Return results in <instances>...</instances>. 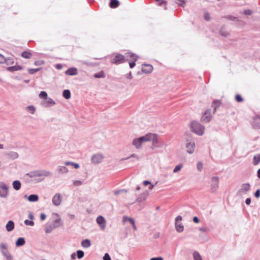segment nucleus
Listing matches in <instances>:
<instances>
[{"label":"nucleus","mask_w":260,"mask_h":260,"mask_svg":"<svg viewBox=\"0 0 260 260\" xmlns=\"http://www.w3.org/2000/svg\"><path fill=\"white\" fill-rule=\"evenodd\" d=\"M153 135H145V136L140 137L139 138H135L133 140L132 144L137 149H140L142 147V144L147 142H150V140Z\"/></svg>","instance_id":"f257e3e1"},{"label":"nucleus","mask_w":260,"mask_h":260,"mask_svg":"<svg viewBox=\"0 0 260 260\" xmlns=\"http://www.w3.org/2000/svg\"><path fill=\"white\" fill-rule=\"evenodd\" d=\"M51 175V173L46 170H36L31 172L30 176L31 177H40L39 181L43 180L45 177H49Z\"/></svg>","instance_id":"f03ea898"},{"label":"nucleus","mask_w":260,"mask_h":260,"mask_svg":"<svg viewBox=\"0 0 260 260\" xmlns=\"http://www.w3.org/2000/svg\"><path fill=\"white\" fill-rule=\"evenodd\" d=\"M192 132L199 136H202L204 133V126L198 122L192 121L190 124Z\"/></svg>","instance_id":"7ed1b4c3"},{"label":"nucleus","mask_w":260,"mask_h":260,"mask_svg":"<svg viewBox=\"0 0 260 260\" xmlns=\"http://www.w3.org/2000/svg\"><path fill=\"white\" fill-rule=\"evenodd\" d=\"M9 186L3 181H0V197L6 198L9 194Z\"/></svg>","instance_id":"20e7f679"},{"label":"nucleus","mask_w":260,"mask_h":260,"mask_svg":"<svg viewBox=\"0 0 260 260\" xmlns=\"http://www.w3.org/2000/svg\"><path fill=\"white\" fill-rule=\"evenodd\" d=\"M182 218L181 216H178L175 218V229L179 233L182 232L184 230V226L181 222Z\"/></svg>","instance_id":"39448f33"},{"label":"nucleus","mask_w":260,"mask_h":260,"mask_svg":"<svg viewBox=\"0 0 260 260\" xmlns=\"http://www.w3.org/2000/svg\"><path fill=\"white\" fill-rule=\"evenodd\" d=\"M112 63L114 64H120L125 62L124 56L120 54H115L112 59Z\"/></svg>","instance_id":"423d86ee"},{"label":"nucleus","mask_w":260,"mask_h":260,"mask_svg":"<svg viewBox=\"0 0 260 260\" xmlns=\"http://www.w3.org/2000/svg\"><path fill=\"white\" fill-rule=\"evenodd\" d=\"M186 147L187 152L189 154H192L194 152L195 148V143L194 141L192 139L187 140Z\"/></svg>","instance_id":"0eeeda50"},{"label":"nucleus","mask_w":260,"mask_h":260,"mask_svg":"<svg viewBox=\"0 0 260 260\" xmlns=\"http://www.w3.org/2000/svg\"><path fill=\"white\" fill-rule=\"evenodd\" d=\"M219 178L217 176H213L211 178V190L212 192L216 191L218 188Z\"/></svg>","instance_id":"6e6552de"},{"label":"nucleus","mask_w":260,"mask_h":260,"mask_svg":"<svg viewBox=\"0 0 260 260\" xmlns=\"http://www.w3.org/2000/svg\"><path fill=\"white\" fill-rule=\"evenodd\" d=\"M104 158V156L100 153L93 155L91 158L92 163L96 164L102 162Z\"/></svg>","instance_id":"1a4fd4ad"},{"label":"nucleus","mask_w":260,"mask_h":260,"mask_svg":"<svg viewBox=\"0 0 260 260\" xmlns=\"http://www.w3.org/2000/svg\"><path fill=\"white\" fill-rule=\"evenodd\" d=\"M55 172L58 175H66L68 173L69 169L66 166H58L55 170Z\"/></svg>","instance_id":"9d476101"},{"label":"nucleus","mask_w":260,"mask_h":260,"mask_svg":"<svg viewBox=\"0 0 260 260\" xmlns=\"http://www.w3.org/2000/svg\"><path fill=\"white\" fill-rule=\"evenodd\" d=\"M212 119L211 110L207 109L204 113V115L202 117L201 120L205 122H209Z\"/></svg>","instance_id":"9b49d317"},{"label":"nucleus","mask_w":260,"mask_h":260,"mask_svg":"<svg viewBox=\"0 0 260 260\" xmlns=\"http://www.w3.org/2000/svg\"><path fill=\"white\" fill-rule=\"evenodd\" d=\"M97 223L100 226V228L104 230L106 228V221L105 218L102 216H99L96 219Z\"/></svg>","instance_id":"f8f14e48"},{"label":"nucleus","mask_w":260,"mask_h":260,"mask_svg":"<svg viewBox=\"0 0 260 260\" xmlns=\"http://www.w3.org/2000/svg\"><path fill=\"white\" fill-rule=\"evenodd\" d=\"M250 185L248 183H243L241 185V188L238 191V194H242L250 190Z\"/></svg>","instance_id":"ddd939ff"},{"label":"nucleus","mask_w":260,"mask_h":260,"mask_svg":"<svg viewBox=\"0 0 260 260\" xmlns=\"http://www.w3.org/2000/svg\"><path fill=\"white\" fill-rule=\"evenodd\" d=\"M142 72L145 74H149L152 72L153 68L149 64H143L142 65Z\"/></svg>","instance_id":"4468645a"},{"label":"nucleus","mask_w":260,"mask_h":260,"mask_svg":"<svg viewBox=\"0 0 260 260\" xmlns=\"http://www.w3.org/2000/svg\"><path fill=\"white\" fill-rule=\"evenodd\" d=\"M124 59L125 61L128 60H133L135 59V61H137L138 58V56L136 54L132 53V52H126L125 53L124 55Z\"/></svg>","instance_id":"2eb2a0df"},{"label":"nucleus","mask_w":260,"mask_h":260,"mask_svg":"<svg viewBox=\"0 0 260 260\" xmlns=\"http://www.w3.org/2000/svg\"><path fill=\"white\" fill-rule=\"evenodd\" d=\"M52 203L55 206H59L61 203V197L60 194L56 193L52 198Z\"/></svg>","instance_id":"dca6fc26"},{"label":"nucleus","mask_w":260,"mask_h":260,"mask_svg":"<svg viewBox=\"0 0 260 260\" xmlns=\"http://www.w3.org/2000/svg\"><path fill=\"white\" fill-rule=\"evenodd\" d=\"M55 104H56L55 102L53 99H52L50 98L47 97L45 99V101L44 102L43 105L45 107H48L53 106Z\"/></svg>","instance_id":"f3484780"},{"label":"nucleus","mask_w":260,"mask_h":260,"mask_svg":"<svg viewBox=\"0 0 260 260\" xmlns=\"http://www.w3.org/2000/svg\"><path fill=\"white\" fill-rule=\"evenodd\" d=\"M65 74L70 76L76 75L78 74V70L76 68H70L65 72Z\"/></svg>","instance_id":"a211bd4d"},{"label":"nucleus","mask_w":260,"mask_h":260,"mask_svg":"<svg viewBox=\"0 0 260 260\" xmlns=\"http://www.w3.org/2000/svg\"><path fill=\"white\" fill-rule=\"evenodd\" d=\"M57 228V225H53L51 223H47L45 227V232L46 233H50L52 230Z\"/></svg>","instance_id":"6ab92c4d"},{"label":"nucleus","mask_w":260,"mask_h":260,"mask_svg":"<svg viewBox=\"0 0 260 260\" xmlns=\"http://www.w3.org/2000/svg\"><path fill=\"white\" fill-rule=\"evenodd\" d=\"M147 135H153L152 137H151V139L150 140V141H152V145L153 147H157V143H158L157 135L152 133H148Z\"/></svg>","instance_id":"aec40b11"},{"label":"nucleus","mask_w":260,"mask_h":260,"mask_svg":"<svg viewBox=\"0 0 260 260\" xmlns=\"http://www.w3.org/2000/svg\"><path fill=\"white\" fill-rule=\"evenodd\" d=\"M0 250L3 255L8 253L7 245L4 243H0Z\"/></svg>","instance_id":"412c9836"},{"label":"nucleus","mask_w":260,"mask_h":260,"mask_svg":"<svg viewBox=\"0 0 260 260\" xmlns=\"http://www.w3.org/2000/svg\"><path fill=\"white\" fill-rule=\"evenodd\" d=\"M14 222L12 220H9L6 225V230L8 232H11L14 229Z\"/></svg>","instance_id":"4be33fe9"},{"label":"nucleus","mask_w":260,"mask_h":260,"mask_svg":"<svg viewBox=\"0 0 260 260\" xmlns=\"http://www.w3.org/2000/svg\"><path fill=\"white\" fill-rule=\"evenodd\" d=\"M24 198H27V199L29 201V202H37L39 200V197L38 195L37 194H30V196H29L28 197H27L26 195H25L24 196Z\"/></svg>","instance_id":"5701e85b"},{"label":"nucleus","mask_w":260,"mask_h":260,"mask_svg":"<svg viewBox=\"0 0 260 260\" xmlns=\"http://www.w3.org/2000/svg\"><path fill=\"white\" fill-rule=\"evenodd\" d=\"M12 186L14 189L18 190L21 188V183L19 180H15L12 183Z\"/></svg>","instance_id":"b1692460"},{"label":"nucleus","mask_w":260,"mask_h":260,"mask_svg":"<svg viewBox=\"0 0 260 260\" xmlns=\"http://www.w3.org/2000/svg\"><path fill=\"white\" fill-rule=\"evenodd\" d=\"M148 193L147 192H144L142 194H141L137 199L136 201L138 202H142L143 201H144L146 200L147 196Z\"/></svg>","instance_id":"393cba45"},{"label":"nucleus","mask_w":260,"mask_h":260,"mask_svg":"<svg viewBox=\"0 0 260 260\" xmlns=\"http://www.w3.org/2000/svg\"><path fill=\"white\" fill-rule=\"evenodd\" d=\"M221 103L219 100L214 101L212 104V107L214 109L213 113H215L217 108L220 106Z\"/></svg>","instance_id":"a878e982"},{"label":"nucleus","mask_w":260,"mask_h":260,"mask_svg":"<svg viewBox=\"0 0 260 260\" xmlns=\"http://www.w3.org/2000/svg\"><path fill=\"white\" fill-rule=\"evenodd\" d=\"M126 220H128L132 224V225H133V229H134V230H137V228H136V226L135 225V221H134V220L133 218L128 217H125V216L124 217H123V221H125Z\"/></svg>","instance_id":"bb28decb"},{"label":"nucleus","mask_w":260,"mask_h":260,"mask_svg":"<svg viewBox=\"0 0 260 260\" xmlns=\"http://www.w3.org/2000/svg\"><path fill=\"white\" fill-rule=\"evenodd\" d=\"M22 69V68L20 66H14L12 67H9L8 68L7 70L10 72H14L16 71H20Z\"/></svg>","instance_id":"cd10ccee"},{"label":"nucleus","mask_w":260,"mask_h":260,"mask_svg":"<svg viewBox=\"0 0 260 260\" xmlns=\"http://www.w3.org/2000/svg\"><path fill=\"white\" fill-rule=\"evenodd\" d=\"M81 245L84 248H88L91 246V242L89 239L83 240L81 242Z\"/></svg>","instance_id":"c85d7f7f"},{"label":"nucleus","mask_w":260,"mask_h":260,"mask_svg":"<svg viewBox=\"0 0 260 260\" xmlns=\"http://www.w3.org/2000/svg\"><path fill=\"white\" fill-rule=\"evenodd\" d=\"M7 155L12 159H15L18 157V154L15 151H10Z\"/></svg>","instance_id":"c756f323"},{"label":"nucleus","mask_w":260,"mask_h":260,"mask_svg":"<svg viewBox=\"0 0 260 260\" xmlns=\"http://www.w3.org/2000/svg\"><path fill=\"white\" fill-rule=\"evenodd\" d=\"M25 244V240H24V238H22V237H20L19 238L16 242V246H22L24 244Z\"/></svg>","instance_id":"7c9ffc66"},{"label":"nucleus","mask_w":260,"mask_h":260,"mask_svg":"<svg viewBox=\"0 0 260 260\" xmlns=\"http://www.w3.org/2000/svg\"><path fill=\"white\" fill-rule=\"evenodd\" d=\"M119 5V2L118 0H110V7L111 8H116Z\"/></svg>","instance_id":"2f4dec72"},{"label":"nucleus","mask_w":260,"mask_h":260,"mask_svg":"<svg viewBox=\"0 0 260 260\" xmlns=\"http://www.w3.org/2000/svg\"><path fill=\"white\" fill-rule=\"evenodd\" d=\"M193 260H203L200 254L197 251H194L193 253Z\"/></svg>","instance_id":"473e14b6"},{"label":"nucleus","mask_w":260,"mask_h":260,"mask_svg":"<svg viewBox=\"0 0 260 260\" xmlns=\"http://www.w3.org/2000/svg\"><path fill=\"white\" fill-rule=\"evenodd\" d=\"M31 56V53L29 51H24L21 53V56L24 58L29 59Z\"/></svg>","instance_id":"72a5a7b5"},{"label":"nucleus","mask_w":260,"mask_h":260,"mask_svg":"<svg viewBox=\"0 0 260 260\" xmlns=\"http://www.w3.org/2000/svg\"><path fill=\"white\" fill-rule=\"evenodd\" d=\"M62 95L66 99H69L71 98L70 91L68 89L64 90L63 91Z\"/></svg>","instance_id":"f704fd0d"},{"label":"nucleus","mask_w":260,"mask_h":260,"mask_svg":"<svg viewBox=\"0 0 260 260\" xmlns=\"http://www.w3.org/2000/svg\"><path fill=\"white\" fill-rule=\"evenodd\" d=\"M26 110L31 114H34L36 111V108L34 106L30 105L27 106Z\"/></svg>","instance_id":"c9c22d12"},{"label":"nucleus","mask_w":260,"mask_h":260,"mask_svg":"<svg viewBox=\"0 0 260 260\" xmlns=\"http://www.w3.org/2000/svg\"><path fill=\"white\" fill-rule=\"evenodd\" d=\"M259 162H260V154L254 156L253 160V165H256Z\"/></svg>","instance_id":"e433bc0d"},{"label":"nucleus","mask_w":260,"mask_h":260,"mask_svg":"<svg viewBox=\"0 0 260 260\" xmlns=\"http://www.w3.org/2000/svg\"><path fill=\"white\" fill-rule=\"evenodd\" d=\"M182 167H183V165L182 164H180L177 165L173 170V173H176L178 172L179 171H180L181 170V169L182 168Z\"/></svg>","instance_id":"4c0bfd02"},{"label":"nucleus","mask_w":260,"mask_h":260,"mask_svg":"<svg viewBox=\"0 0 260 260\" xmlns=\"http://www.w3.org/2000/svg\"><path fill=\"white\" fill-rule=\"evenodd\" d=\"M84 255V253L82 250H79L77 251V256L79 259L82 258Z\"/></svg>","instance_id":"58836bf2"},{"label":"nucleus","mask_w":260,"mask_h":260,"mask_svg":"<svg viewBox=\"0 0 260 260\" xmlns=\"http://www.w3.org/2000/svg\"><path fill=\"white\" fill-rule=\"evenodd\" d=\"M40 98L46 99L47 98V93L46 91H42L39 95Z\"/></svg>","instance_id":"ea45409f"},{"label":"nucleus","mask_w":260,"mask_h":260,"mask_svg":"<svg viewBox=\"0 0 260 260\" xmlns=\"http://www.w3.org/2000/svg\"><path fill=\"white\" fill-rule=\"evenodd\" d=\"M41 70V68H37V69H29L28 70V72L29 74H33L36 72H37L38 71H39V70Z\"/></svg>","instance_id":"a19ab883"},{"label":"nucleus","mask_w":260,"mask_h":260,"mask_svg":"<svg viewBox=\"0 0 260 260\" xmlns=\"http://www.w3.org/2000/svg\"><path fill=\"white\" fill-rule=\"evenodd\" d=\"M254 122L257 125L258 127L260 126V117L256 116L254 119Z\"/></svg>","instance_id":"79ce46f5"},{"label":"nucleus","mask_w":260,"mask_h":260,"mask_svg":"<svg viewBox=\"0 0 260 260\" xmlns=\"http://www.w3.org/2000/svg\"><path fill=\"white\" fill-rule=\"evenodd\" d=\"M220 34L224 37H226L228 35V32L224 30V27H222L220 30Z\"/></svg>","instance_id":"37998d69"},{"label":"nucleus","mask_w":260,"mask_h":260,"mask_svg":"<svg viewBox=\"0 0 260 260\" xmlns=\"http://www.w3.org/2000/svg\"><path fill=\"white\" fill-rule=\"evenodd\" d=\"M24 222L25 224L27 225L33 226L34 225V222L32 220L26 219L24 220Z\"/></svg>","instance_id":"c03bdc74"},{"label":"nucleus","mask_w":260,"mask_h":260,"mask_svg":"<svg viewBox=\"0 0 260 260\" xmlns=\"http://www.w3.org/2000/svg\"><path fill=\"white\" fill-rule=\"evenodd\" d=\"M127 191L125 189H119V190H116L114 191V194L115 195H118L119 194L122 193V192H126Z\"/></svg>","instance_id":"a18cd8bd"},{"label":"nucleus","mask_w":260,"mask_h":260,"mask_svg":"<svg viewBox=\"0 0 260 260\" xmlns=\"http://www.w3.org/2000/svg\"><path fill=\"white\" fill-rule=\"evenodd\" d=\"M197 168L198 171H201L203 168V163L202 162H198L197 165Z\"/></svg>","instance_id":"49530a36"},{"label":"nucleus","mask_w":260,"mask_h":260,"mask_svg":"<svg viewBox=\"0 0 260 260\" xmlns=\"http://www.w3.org/2000/svg\"><path fill=\"white\" fill-rule=\"evenodd\" d=\"M73 184L75 186H79L83 184V182L81 180H74Z\"/></svg>","instance_id":"de8ad7c7"},{"label":"nucleus","mask_w":260,"mask_h":260,"mask_svg":"<svg viewBox=\"0 0 260 260\" xmlns=\"http://www.w3.org/2000/svg\"><path fill=\"white\" fill-rule=\"evenodd\" d=\"M178 2V4L182 7H184L186 4V0H177Z\"/></svg>","instance_id":"09e8293b"},{"label":"nucleus","mask_w":260,"mask_h":260,"mask_svg":"<svg viewBox=\"0 0 260 260\" xmlns=\"http://www.w3.org/2000/svg\"><path fill=\"white\" fill-rule=\"evenodd\" d=\"M60 219L58 218V219H56L54 220L53 221V223L52 224H53V225H57V227H58L60 225Z\"/></svg>","instance_id":"8fccbe9b"},{"label":"nucleus","mask_w":260,"mask_h":260,"mask_svg":"<svg viewBox=\"0 0 260 260\" xmlns=\"http://www.w3.org/2000/svg\"><path fill=\"white\" fill-rule=\"evenodd\" d=\"M235 99L237 102H241L243 101V98L242 96L239 94H237L235 96Z\"/></svg>","instance_id":"3c124183"},{"label":"nucleus","mask_w":260,"mask_h":260,"mask_svg":"<svg viewBox=\"0 0 260 260\" xmlns=\"http://www.w3.org/2000/svg\"><path fill=\"white\" fill-rule=\"evenodd\" d=\"M204 17L206 21H209L210 20V16L209 13L208 12L205 13Z\"/></svg>","instance_id":"603ef678"},{"label":"nucleus","mask_w":260,"mask_h":260,"mask_svg":"<svg viewBox=\"0 0 260 260\" xmlns=\"http://www.w3.org/2000/svg\"><path fill=\"white\" fill-rule=\"evenodd\" d=\"M3 256L6 258L7 260L13 259L12 256L11 254H10L9 253L6 254V255H4Z\"/></svg>","instance_id":"864d4df0"},{"label":"nucleus","mask_w":260,"mask_h":260,"mask_svg":"<svg viewBox=\"0 0 260 260\" xmlns=\"http://www.w3.org/2000/svg\"><path fill=\"white\" fill-rule=\"evenodd\" d=\"M5 63H7V64H11L14 63V61L10 58H6V60Z\"/></svg>","instance_id":"5fc2aeb1"},{"label":"nucleus","mask_w":260,"mask_h":260,"mask_svg":"<svg viewBox=\"0 0 260 260\" xmlns=\"http://www.w3.org/2000/svg\"><path fill=\"white\" fill-rule=\"evenodd\" d=\"M6 58H5L3 55L0 54V63H4L6 62Z\"/></svg>","instance_id":"6e6d98bb"},{"label":"nucleus","mask_w":260,"mask_h":260,"mask_svg":"<svg viewBox=\"0 0 260 260\" xmlns=\"http://www.w3.org/2000/svg\"><path fill=\"white\" fill-rule=\"evenodd\" d=\"M104 260H111L109 254L107 253H105L103 256Z\"/></svg>","instance_id":"4d7b16f0"},{"label":"nucleus","mask_w":260,"mask_h":260,"mask_svg":"<svg viewBox=\"0 0 260 260\" xmlns=\"http://www.w3.org/2000/svg\"><path fill=\"white\" fill-rule=\"evenodd\" d=\"M136 61H135V59H133V60H132V62H129V65L130 68L132 69L135 66Z\"/></svg>","instance_id":"13d9d810"},{"label":"nucleus","mask_w":260,"mask_h":260,"mask_svg":"<svg viewBox=\"0 0 260 260\" xmlns=\"http://www.w3.org/2000/svg\"><path fill=\"white\" fill-rule=\"evenodd\" d=\"M44 63V61L43 60H37L35 62L34 64L36 66H39Z\"/></svg>","instance_id":"bf43d9fd"},{"label":"nucleus","mask_w":260,"mask_h":260,"mask_svg":"<svg viewBox=\"0 0 260 260\" xmlns=\"http://www.w3.org/2000/svg\"><path fill=\"white\" fill-rule=\"evenodd\" d=\"M254 196L256 198H258L260 197V189H258L256 190L254 193Z\"/></svg>","instance_id":"052dcab7"},{"label":"nucleus","mask_w":260,"mask_h":260,"mask_svg":"<svg viewBox=\"0 0 260 260\" xmlns=\"http://www.w3.org/2000/svg\"><path fill=\"white\" fill-rule=\"evenodd\" d=\"M243 13L245 15H250L251 14V11L250 10H245L244 11Z\"/></svg>","instance_id":"680f3d73"},{"label":"nucleus","mask_w":260,"mask_h":260,"mask_svg":"<svg viewBox=\"0 0 260 260\" xmlns=\"http://www.w3.org/2000/svg\"><path fill=\"white\" fill-rule=\"evenodd\" d=\"M74 162H72V161H66L64 162V165L66 166H73V165H74Z\"/></svg>","instance_id":"e2e57ef3"},{"label":"nucleus","mask_w":260,"mask_h":260,"mask_svg":"<svg viewBox=\"0 0 260 260\" xmlns=\"http://www.w3.org/2000/svg\"><path fill=\"white\" fill-rule=\"evenodd\" d=\"M94 77L97 78H103L104 77L103 73L95 74Z\"/></svg>","instance_id":"0e129e2a"},{"label":"nucleus","mask_w":260,"mask_h":260,"mask_svg":"<svg viewBox=\"0 0 260 260\" xmlns=\"http://www.w3.org/2000/svg\"><path fill=\"white\" fill-rule=\"evenodd\" d=\"M155 1L157 2H159V6H162L163 5L166 4V2L162 0H155Z\"/></svg>","instance_id":"69168bd1"},{"label":"nucleus","mask_w":260,"mask_h":260,"mask_svg":"<svg viewBox=\"0 0 260 260\" xmlns=\"http://www.w3.org/2000/svg\"><path fill=\"white\" fill-rule=\"evenodd\" d=\"M46 216L44 213H41L40 215V219L41 220H44L46 219Z\"/></svg>","instance_id":"338daca9"},{"label":"nucleus","mask_w":260,"mask_h":260,"mask_svg":"<svg viewBox=\"0 0 260 260\" xmlns=\"http://www.w3.org/2000/svg\"><path fill=\"white\" fill-rule=\"evenodd\" d=\"M150 260H163V258L161 257H155L151 258Z\"/></svg>","instance_id":"774afa93"}]
</instances>
